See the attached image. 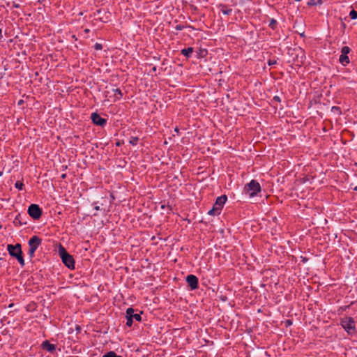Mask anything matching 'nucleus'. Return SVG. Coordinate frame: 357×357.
Returning <instances> with one entry per match:
<instances>
[{
  "label": "nucleus",
  "instance_id": "412c9836",
  "mask_svg": "<svg viewBox=\"0 0 357 357\" xmlns=\"http://www.w3.org/2000/svg\"><path fill=\"white\" fill-rule=\"evenodd\" d=\"M15 187L19 190H23L24 184L22 182L18 181L15 183Z\"/></svg>",
  "mask_w": 357,
  "mask_h": 357
},
{
  "label": "nucleus",
  "instance_id": "9d476101",
  "mask_svg": "<svg viewBox=\"0 0 357 357\" xmlns=\"http://www.w3.org/2000/svg\"><path fill=\"white\" fill-rule=\"evenodd\" d=\"M91 119L93 123L97 126H103L107 123V120L105 119L102 118L96 112L91 114Z\"/></svg>",
  "mask_w": 357,
  "mask_h": 357
},
{
  "label": "nucleus",
  "instance_id": "f704fd0d",
  "mask_svg": "<svg viewBox=\"0 0 357 357\" xmlns=\"http://www.w3.org/2000/svg\"><path fill=\"white\" fill-rule=\"evenodd\" d=\"M355 191H357V186L354 188V189Z\"/></svg>",
  "mask_w": 357,
  "mask_h": 357
},
{
  "label": "nucleus",
  "instance_id": "393cba45",
  "mask_svg": "<svg viewBox=\"0 0 357 357\" xmlns=\"http://www.w3.org/2000/svg\"><path fill=\"white\" fill-rule=\"evenodd\" d=\"M308 6H315L317 5V2L314 0H311L307 3Z\"/></svg>",
  "mask_w": 357,
  "mask_h": 357
},
{
  "label": "nucleus",
  "instance_id": "423d86ee",
  "mask_svg": "<svg viewBox=\"0 0 357 357\" xmlns=\"http://www.w3.org/2000/svg\"><path fill=\"white\" fill-rule=\"evenodd\" d=\"M341 326L349 334H353L356 332L355 321L352 317L342 319Z\"/></svg>",
  "mask_w": 357,
  "mask_h": 357
},
{
  "label": "nucleus",
  "instance_id": "20e7f679",
  "mask_svg": "<svg viewBox=\"0 0 357 357\" xmlns=\"http://www.w3.org/2000/svg\"><path fill=\"white\" fill-rule=\"evenodd\" d=\"M243 191L250 197H252L257 195V193L261 191V185L257 181L252 180L250 183L245 185Z\"/></svg>",
  "mask_w": 357,
  "mask_h": 357
},
{
  "label": "nucleus",
  "instance_id": "bb28decb",
  "mask_svg": "<svg viewBox=\"0 0 357 357\" xmlns=\"http://www.w3.org/2000/svg\"><path fill=\"white\" fill-rule=\"evenodd\" d=\"M276 63V61H273V60H269L268 61V66H272V65H274Z\"/></svg>",
  "mask_w": 357,
  "mask_h": 357
},
{
  "label": "nucleus",
  "instance_id": "f8f14e48",
  "mask_svg": "<svg viewBox=\"0 0 357 357\" xmlns=\"http://www.w3.org/2000/svg\"><path fill=\"white\" fill-rule=\"evenodd\" d=\"M220 11L226 15H229L232 13V9L229 8L227 6L224 4H220L218 6Z\"/></svg>",
  "mask_w": 357,
  "mask_h": 357
},
{
  "label": "nucleus",
  "instance_id": "f03ea898",
  "mask_svg": "<svg viewBox=\"0 0 357 357\" xmlns=\"http://www.w3.org/2000/svg\"><path fill=\"white\" fill-rule=\"evenodd\" d=\"M59 254L62 259L63 263L70 269L75 268V260L72 255H70L66 250L60 245L59 248Z\"/></svg>",
  "mask_w": 357,
  "mask_h": 357
},
{
  "label": "nucleus",
  "instance_id": "cd10ccee",
  "mask_svg": "<svg viewBox=\"0 0 357 357\" xmlns=\"http://www.w3.org/2000/svg\"><path fill=\"white\" fill-rule=\"evenodd\" d=\"M274 100H276V101H278V102L280 101V98L278 96H275L274 97Z\"/></svg>",
  "mask_w": 357,
  "mask_h": 357
},
{
  "label": "nucleus",
  "instance_id": "c85d7f7f",
  "mask_svg": "<svg viewBox=\"0 0 357 357\" xmlns=\"http://www.w3.org/2000/svg\"><path fill=\"white\" fill-rule=\"evenodd\" d=\"M94 209L96 210V211H99L100 210V206H96L94 207Z\"/></svg>",
  "mask_w": 357,
  "mask_h": 357
},
{
  "label": "nucleus",
  "instance_id": "4be33fe9",
  "mask_svg": "<svg viewBox=\"0 0 357 357\" xmlns=\"http://www.w3.org/2000/svg\"><path fill=\"white\" fill-rule=\"evenodd\" d=\"M349 16L352 19V20H356L357 19V11H356L355 10H351L349 13Z\"/></svg>",
  "mask_w": 357,
  "mask_h": 357
},
{
  "label": "nucleus",
  "instance_id": "9b49d317",
  "mask_svg": "<svg viewBox=\"0 0 357 357\" xmlns=\"http://www.w3.org/2000/svg\"><path fill=\"white\" fill-rule=\"evenodd\" d=\"M42 347L43 349L47 350L50 353H54L56 350V345L50 343V342L47 340H45L43 342Z\"/></svg>",
  "mask_w": 357,
  "mask_h": 357
},
{
  "label": "nucleus",
  "instance_id": "4468645a",
  "mask_svg": "<svg viewBox=\"0 0 357 357\" xmlns=\"http://www.w3.org/2000/svg\"><path fill=\"white\" fill-rule=\"evenodd\" d=\"M13 222L14 224L19 225L26 224V222H23L22 215L20 213L17 215H16Z\"/></svg>",
  "mask_w": 357,
  "mask_h": 357
},
{
  "label": "nucleus",
  "instance_id": "6ab92c4d",
  "mask_svg": "<svg viewBox=\"0 0 357 357\" xmlns=\"http://www.w3.org/2000/svg\"><path fill=\"white\" fill-rule=\"evenodd\" d=\"M350 48L347 46H344L341 50V54L347 55L350 52Z\"/></svg>",
  "mask_w": 357,
  "mask_h": 357
},
{
  "label": "nucleus",
  "instance_id": "39448f33",
  "mask_svg": "<svg viewBox=\"0 0 357 357\" xmlns=\"http://www.w3.org/2000/svg\"><path fill=\"white\" fill-rule=\"evenodd\" d=\"M41 243L42 240L38 236H33L29 240V250L28 254L31 258L34 257V253Z\"/></svg>",
  "mask_w": 357,
  "mask_h": 357
},
{
  "label": "nucleus",
  "instance_id": "ddd939ff",
  "mask_svg": "<svg viewBox=\"0 0 357 357\" xmlns=\"http://www.w3.org/2000/svg\"><path fill=\"white\" fill-rule=\"evenodd\" d=\"M193 52L192 47H188L181 50V54L186 57H190Z\"/></svg>",
  "mask_w": 357,
  "mask_h": 357
},
{
  "label": "nucleus",
  "instance_id": "dca6fc26",
  "mask_svg": "<svg viewBox=\"0 0 357 357\" xmlns=\"http://www.w3.org/2000/svg\"><path fill=\"white\" fill-rule=\"evenodd\" d=\"M113 91L115 100H119L122 98L123 93L120 89H114Z\"/></svg>",
  "mask_w": 357,
  "mask_h": 357
},
{
  "label": "nucleus",
  "instance_id": "1a4fd4ad",
  "mask_svg": "<svg viewBox=\"0 0 357 357\" xmlns=\"http://www.w3.org/2000/svg\"><path fill=\"white\" fill-rule=\"evenodd\" d=\"M186 282L192 290L198 288V278L194 275H188L186 277Z\"/></svg>",
  "mask_w": 357,
  "mask_h": 357
},
{
  "label": "nucleus",
  "instance_id": "aec40b11",
  "mask_svg": "<svg viewBox=\"0 0 357 357\" xmlns=\"http://www.w3.org/2000/svg\"><path fill=\"white\" fill-rule=\"evenodd\" d=\"M139 138L137 137H131L129 141L130 144L132 146H135L138 142Z\"/></svg>",
  "mask_w": 357,
  "mask_h": 357
},
{
  "label": "nucleus",
  "instance_id": "a878e982",
  "mask_svg": "<svg viewBox=\"0 0 357 357\" xmlns=\"http://www.w3.org/2000/svg\"><path fill=\"white\" fill-rule=\"evenodd\" d=\"M175 29H176V30L181 31L183 29V26H182L181 24H178L176 26Z\"/></svg>",
  "mask_w": 357,
  "mask_h": 357
},
{
  "label": "nucleus",
  "instance_id": "72a5a7b5",
  "mask_svg": "<svg viewBox=\"0 0 357 357\" xmlns=\"http://www.w3.org/2000/svg\"><path fill=\"white\" fill-rule=\"evenodd\" d=\"M175 131H176V132H178V128H175Z\"/></svg>",
  "mask_w": 357,
  "mask_h": 357
},
{
  "label": "nucleus",
  "instance_id": "f257e3e1",
  "mask_svg": "<svg viewBox=\"0 0 357 357\" xmlns=\"http://www.w3.org/2000/svg\"><path fill=\"white\" fill-rule=\"evenodd\" d=\"M7 250L9 255L17 259L22 266H24V259L22 256V246L20 243L15 245L8 244Z\"/></svg>",
  "mask_w": 357,
  "mask_h": 357
},
{
  "label": "nucleus",
  "instance_id": "a211bd4d",
  "mask_svg": "<svg viewBox=\"0 0 357 357\" xmlns=\"http://www.w3.org/2000/svg\"><path fill=\"white\" fill-rule=\"evenodd\" d=\"M277 21L275 20V19H271L270 20V22H269V24L268 26L273 29V30H275L276 29V26H277Z\"/></svg>",
  "mask_w": 357,
  "mask_h": 357
},
{
  "label": "nucleus",
  "instance_id": "c9c22d12",
  "mask_svg": "<svg viewBox=\"0 0 357 357\" xmlns=\"http://www.w3.org/2000/svg\"><path fill=\"white\" fill-rule=\"evenodd\" d=\"M288 324H291V322L290 321H287Z\"/></svg>",
  "mask_w": 357,
  "mask_h": 357
},
{
  "label": "nucleus",
  "instance_id": "4c0bfd02",
  "mask_svg": "<svg viewBox=\"0 0 357 357\" xmlns=\"http://www.w3.org/2000/svg\"><path fill=\"white\" fill-rule=\"evenodd\" d=\"M89 29H86V30H85V32H89Z\"/></svg>",
  "mask_w": 357,
  "mask_h": 357
},
{
  "label": "nucleus",
  "instance_id": "7ed1b4c3",
  "mask_svg": "<svg viewBox=\"0 0 357 357\" xmlns=\"http://www.w3.org/2000/svg\"><path fill=\"white\" fill-rule=\"evenodd\" d=\"M227 197L226 195H222L217 197L212 208L208 211V214L210 215H218L220 214L222 208L225 204Z\"/></svg>",
  "mask_w": 357,
  "mask_h": 357
},
{
  "label": "nucleus",
  "instance_id": "2eb2a0df",
  "mask_svg": "<svg viewBox=\"0 0 357 357\" xmlns=\"http://www.w3.org/2000/svg\"><path fill=\"white\" fill-rule=\"evenodd\" d=\"M339 61L344 66H345L346 64H348L349 63V59L348 56L344 55V54H341L340 56Z\"/></svg>",
  "mask_w": 357,
  "mask_h": 357
},
{
  "label": "nucleus",
  "instance_id": "7c9ffc66",
  "mask_svg": "<svg viewBox=\"0 0 357 357\" xmlns=\"http://www.w3.org/2000/svg\"><path fill=\"white\" fill-rule=\"evenodd\" d=\"M66 177V174H63L61 175V178H65Z\"/></svg>",
  "mask_w": 357,
  "mask_h": 357
},
{
  "label": "nucleus",
  "instance_id": "473e14b6",
  "mask_svg": "<svg viewBox=\"0 0 357 357\" xmlns=\"http://www.w3.org/2000/svg\"><path fill=\"white\" fill-rule=\"evenodd\" d=\"M152 70H153V71H154V72H155V71H156V67H153Z\"/></svg>",
  "mask_w": 357,
  "mask_h": 357
},
{
  "label": "nucleus",
  "instance_id": "e433bc0d",
  "mask_svg": "<svg viewBox=\"0 0 357 357\" xmlns=\"http://www.w3.org/2000/svg\"><path fill=\"white\" fill-rule=\"evenodd\" d=\"M3 174V172H0V176H1Z\"/></svg>",
  "mask_w": 357,
  "mask_h": 357
},
{
  "label": "nucleus",
  "instance_id": "c756f323",
  "mask_svg": "<svg viewBox=\"0 0 357 357\" xmlns=\"http://www.w3.org/2000/svg\"><path fill=\"white\" fill-rule=\"evenodd\" d=\"M13 6H14L15 8H19V5H18V4H17V3H13Z\"/></svg>",
  "mask_w": 357,
  "mask_h": 357
},
{
  "label": "nucleus",
  "instance_id": "b1692460",
  "mask_svg": "<svg viewBox=\"0 0 357 357\" xmlns=\"http://www.w3.org/2000/svg\"><path fill=\"white\" fill-rule=\"evenodd\" d=\"M94 49L96 50H101L102 49V46L101 44L97 43L94 45Z\"/></svg>",
  "mask_w": 357,
  "mask_h": 357
},
{
  "label": "nucleus",
  "instance_id": "0eeeda50",
  "mask_svg": "<svg viewBox=\"0 0 357 357\" xmlns=\"http://www.w3.org/2000/svg\"><path fill=\"white\" fill-rule=\"evenodd\" d=\"M126 326H131L133 323V319L136 321H141L142 317L140 314H135V310L132 307H129L126 310Z\"/></svg>",
  "mask_w": 357,
  "mask_h": 357
},
{
  "label": "nucleus",
  "instance_id": "6e6552de",
  "mask_svg": "<svg viewBox=\"0 0 357 357\" xmlns=\"http://www.w3.org/2000/svg\"><path fill=\"white\" fill-rule=\"evenodd\" d=\"M28 214L34 220H38L42 215V210L38 205L32 204L28 208Z\"/></svg>",
  "mask_w": 357,
  "mask_h": 357
},
{
  "label": "nucleus",
  "instance_id": "f3484780",
  "mask_svg": "<svg viewBox=\"0 0 357 357\" xmlns=\"http://www.w3.org/2000/svg\"><path fill=\"white\" fill-rule=\"evenodd\" d=\"M102 357H122L121 356L117 355L114 351H109L105 355L102 356Z\"/></svg>",
  "mask_w": 357,
  "mask_h": 357
},
{
  "label": "nucleus",
  "instance_id": "2f4dec72",
  "mask_svg": "<svg viewBox=\"0 0 357 357\" xmlns=\"http://www.w3.org/2000/svg\"><path fill=\"white\" fill-rule=\"evenodd\" d=\"M1 33H2V31H1V29H0V38H2V34H1Z\"/></svg>",
  "mask_w": 357,
  "mask_h": 357
},
{
  "label": "nucleus",
  "instance_id": "5701e85b",
  "mask_svg": "<svg viewBox=\"0 0 357 357\" xmlns=\"http://www.w3.org/2000/svg\"><path fill=\"white\" fill-rule=\"evenodd\" d=\"M332 112L337 113V114H341L340 108L338 107L333 106L331 108Z\"/></svg>",
  "mask_w": 357,
  "mask_h": 357
}]
</instances>
